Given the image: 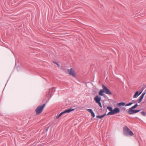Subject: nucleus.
<instances>
[{"instance_id": "13", "label": "nucleus", "mask_w": 146, "mask_h": 146, "mask_svg": "<svg viewBox=\"0 0 146 146\" xmlns=\"http://www.w3.org/2000/svg\"><path fill=\"white\" fill-rule=\"evenodd\" d=\"M138 106V105L137 104H136L134 106L131 107V108L132 109H134L136 107H137Z\"/></svg>"}, {"instance_id": "2", "label": "nucleus", "mask_w": 146, "mask_h": 146, "mask_svg": "<svg viewBox=\"0 0 146 146\" xmlns=\"http://www.w3.org/2000/svg\"><path fill=\"white\" fill-rule=\"evenodd\" d=\"M107 109L110 111L106 115H113L119 113L120 112V110L118 108H115L113 110H112V108L111 107L108 106L107 107Z\"/></svg>"}, {"instance_id": "9", "label": "nucleus", "mask_w": 146, "mask_h": 146, "mask_svg": "<svg viewBox=\"0 0 146 146\" xmlns=\"http://www.w3.org/2000/svg\"><path fill=\"white\" fill-rule=\"evenodd\" d=\"M87 110L91 114L92 116L93 117H94L95 116V114L94 113L93 111L91 109H88Z\"/></svg>"}, {"instance_id": "10", "label": "nucleus", "mask_w": 146, "mask_h": 146, "mask_svg": "<svg viewBox=\"0 0 146 146\" xmlns=\"http://www.w3.org/2000/svg\"><path fill=\"white\" fill-rule=\"evenodd\" d=\"M68 72L70 75L73 76V71H72V68L70 70L68 69Z\"/></svg>"}, {"instance_id": "21", "label": "nucleus", "mask_w": 146, "mask_h": 146, "mask_svg": "<svg viewBox=\"0 0 146 146\" xmlns=\"http://www.w3.org/2000/svg\"><path fill=\"white\" fill-rule=\"evenodd\" d=\"M48 129V127L47 129H46V131H47Z\"/></svg>"}, {"instance_id": "14", "label": "nucleus", "mask_w": 146, "mask_h": 146, "mask_svg": "<svg viewBox=\"0 0 146 146\" xmlns=\"http://www.w3.org/2000/svg\"><path fill=\"white\" fill-rule=\"evenodd\" d=\"M132 104V103L131 102L129 104H127L125 105L126 106H129L131 105Z\"/></svg>"}, {"instance_id": "3", "label": "nucleus", "mask_w": 146, "mask_h": 146, "mask_svg": "<svg viewBox=\"0 0 146 146\" xmlns=\"http://www.w3.org/2000/svg\"><path fill=\"white\" fill-rule=\"evenodd\" d=\"M123 133L126 135L133 136V133L127 126H125L123 129Z\"/></svg>"}, {"instance_id": "1", "label": "nucleus", "mask_w": 146, "mask_h": 146, "mask_svg": "<svg viewBox=\"0 0 146 146\" xmlns=\"http://www.w3.org/2000/svg\"><path fill=\"white\" fill-rule=\"evenodd\" d=\"M102 89L100 90L99 92V94L100 95L104 96V93H105L106 94L109 95H111L112 94V93L109 89L104 85H102Z\"/></svg>"}, {"instance_id": "19", "label": "nucleus", "mask_w": 146, "mask_h": 146, "mask_svg": "<svg viewBox=\"0 0 146 146\" xmlns=\"http://www.w3.org/2000/svg\"><path fill=\"white\" fill-rule=\"evenodd\" d=\"M145 93H144L142 94L141 95L143 96H144V95H145Z\"/></svg>"}, {"instance_id": "11", "label": "nucleus", "mask_w": 146, "mask_h": 146, "mask_svg": "<svg viewBox=\"0 0 146 146\" xmlns=\"http://www.w3.org/2000/svg\"><path fill=\"white\" fill-rule=\"evenodd\" d=\"M106 115V114H104L102 115H98L96 116V117L97 118L101 119L104 117V116Z\"/></svg>"}, {"instance_id": "20", "label": "nucleus", "mask_w": 146, "mask_h": 146, "mask_svg": "<svg viewBox=\"0 0 146 146\" xmlns=\"http://www.w3.org/2000/svg\"><path fill=\"white\" fill-rule=\"evenodd\" d=\"M54 62V63H55V64H57L58 66V64L57 63L55 62Z\"/></svg>"}, {"instance_id": "18", "label": "nucleus", "mask_w": 146, "mask_h": 146, "mask_svg": "<svg viewBox=\"0 0 146 146\" xmlns=\"http://www.w3.org/2000/svg\"><path fill=\"white\" fill-rule=\"evenodd\" d=\"M51 90L50 89L49 90V91H48V94H49L51 92ZM49 94H48V95Z\"/></svg>"}, {"instance_id": "4", "label": "nucleus", "mask_w": 146, "mask_h": 146, "mask_svg": "<svg viewBox=\"0 0 146 146\" xmlns=\"http://www.w3.org/2000/svg\"><path fill=\"white\" fill-rule=\"evenodd\" d=\"M46 105V104L39 106L35 109V111L36 115H39L43 111V109Z\"/></svg>"}, {"instance_id": "6", "label": "nucleus", "mask_w": 146, "mask_h": 146, "mask_svg": "<svg viewBox=\"0 0 146 146\" xmlns=\"http://www.w3.org/2000/svg\"><path fill=\"white\" fill-rule=\"evenodd\" d=\"M94 100L102 108V105L100 102L101 97L99 96H97L94 98Z\"/></svg>"}, {"instance_id": "12", "label": "nucleus", "mask_w": 146, "mask_h": 146, "mask_svg": "<svg viewBox=\"0 0 146 146\" xmlns=\"http://www.w3.org/2000/svg\"><path fill=\"white\" fill-rule=\"evenodd\" d=\"M125 104V103L124 102H121L118 103L117 105L118 106H124Z\"/></svg>"}, {"instance_id": "17", "label": "nucleus", "mask_w": 146, "mask_h": 146, "mask_svg": "<svg viewBox=\"0 0 146 146\" xmlns=\"http://www.w3.org/2000/svg\"><path fill=\"white\" fill-rule=\"evenodd\" d=\"M143 97H144V96H142V95H141V96H140V98L141 99H142L143 100Z\"/></svg>"}, {"instance_id": "8", "label": "nucleus", "mask_w": 146, "mask_h": 146, "mask_svg": "<svg viewBox=\"0 0 146 146\" xmlns=\"http://www.w3.org/2000/svg\"><path fill=\"white\" fill-rule=\"evenodd\" d=\"M143 90L141 91L139 93L138 91H137L136 92L135 94L133 96V98H137L139 96L142 92Z\"/></svg>"}, {"instance_id": "15", "label": "nucleus", "mask_w": 146, "mask_h": 146, "mask_svg": "<svg viewBox=\"0 0 146 146\" xmlns=\"http://www.w3.org/2000/svg\"><path fill=\"white\" fill-rule=\"evenodd\" d=\"M141 114L143 115V116H145V113L143 112V111H142V112H141Z\"/></svg>"}, {"instance_id": "7", "label": "nucleus", "mask_w": 146, "mask_h": 146, "mask_svg": "<svg viewBox=\"0 0 146 146\" xmlns=\"http://www.w3.org/2000/svg\"><path fill=\"white\" fill-rule=\"evenodd\" d=\"M140 110H133V109L131 108L128 109V112L129 114H132L138 112Z\"/></svg>"}, {"instance_id": "5", "label": "nucleus", "mask_w": 146, "mask_h": 146, "mask_svg": "<svg viewBox=\"0 0 146 146\" xmlns=\"http://www.w3.org/2000/svg\"><path fill=\"white\" fill-rule=\"evenodd\" d=\"M73 111V108H72L68 109L65 110L61 112L56 117V119H58L62 114L66 113H69L70 112Z\"/></svg>"}, {"instance_id": "16", "label": "nucleus", "mask_w": 146, "mask_h": 146, "mask_svg": "<svg viewBox=\"0 0 146 146\" xmlns=\"http://www.w3.org/2000/svg\"><path fill=\"white\" fill-rule=\"evenodd\" d=\"M142 99H141L140 98L139 100L138 103H140L142 100Z\"/></svg>"}, {"instance_id": "22", "label": "nucleus", "mask_w": 146, "mask_h": 146, "mask_svg": "<svg viewBox=\"0 0 146 146\" xmlns=\"http://www.w3.org/2000/svg\"><path fill=\"white\" fill-rule=\"evenodd\" d=\"M73 76H74V75H73Z\"/></svg>"}]
</instances>
